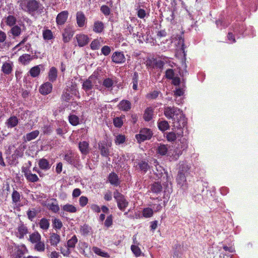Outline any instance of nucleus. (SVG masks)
<instances>
[{"label": "nucleus", "instance_id": "1", "mask_svg": "<svg viewBox=\"0 0 258 258\" xmlns=\"http://www.w3.org/2000/svg\"><path fill=\"white\" fill-rule=\"evenodd\" d=\"M164 115L168 119H171L175 128H181L186 125V118L182 111L178 107L165 106L163 109Z\"/></svg>", "mask_w": 258, "mask_h": 258}, {"label": "nucleus", "instance_id": "2", "mask_svg": "<svg viewBox=\"0 0 258 258\" xmlns=\"http://www.w3.org/2000/svg\"><path fill=\"white\" fill-rule=\"evenodd\" d=\"M190 167L186 164H182L180 166L179 171L176 177V182L178 186L183 190L187 188V183L186 177L189 174Z\"/></svg>", "mask_w": 258, "mask_h": 258}, {"label": "nucleus", "instance_id": "3", "mask_svg": "<svg viewBox=\"0 0 258 258\" xmlns=\"http://www.w3.org/2000/svg\"><path fill=\"white\" fill-rule=\"evenodd\" d=\"M19 6L22 10L31 15L38 10L42 11L44 8L36 0H21Z\"/></svg>", "mask_w": 258, "mask_h": 258}, {"label": "nucleus", "instance_id": "4", "mask_svg": "<svg viewBox=\"0 0 258 258\" xmlns=\"http://www.w3.org/2000/svg\"><path fill=\"white\" fill-rule=\"evenodd\" d=\"M99 74L98 72H94L87 79H86L82 84V89L87 92L91 90L95 86L97 89L101 90L100 86L97 85V81L99 80Z\"/></svg>", "mask_w": 258, "mask_h": 258}, {"label": "nucleus", "instance_id": "5", "mask_svg": "<svg viewBox=\"0 0 258 258\" xmlns=\"http://www.w3.org/2000/svg\"><path fill=\"white\" fill-rule=\"evenodd\" d=\"M153 136V133L151 129L143 127L139 131V133L135 135L137 142L139 144L147 141L150 140Z\"/></svg>", "mask_w": 258, "mask_h": 258}, {"label": "nucleus", "instance_id": "6", "mask_svg": "<svg viewBox=\"0 0 258 258\" xmlns=\"http://www.w3.org/2000/svg\"><path fill=\"white\" fill-rule=\"evenodd\" d=\"M113 196L119 209L122 211H124L128 205V202L125 199L124 196L117 190L114 192Z\"/></svg>", "mask_w": 258, "mask_h": 258}, {"label": "nucleus", "instance_id": "7", "mask_svg": "<svg viewBox=\"0 0 258 258\" xmlns=\"http://www.w3.org/2000/svg\"><path fill=\"white\" fill-rule=\"evenodd\" d=\"M77 91L76 87L75 86H72L70 88V91L69 89H65L61 94L60 99L62 101H65L69 102L71 100L72 96L70 95V92L72 94L76 95V93Z\"/></svg>", "mask_w": 258, "mask_h": 258}, {"label": "nucleus", "instance_id": "8", "mask_svg": "<svg viewBox=\"0 0 258 258\" xmlns=\"http://www.w3.org/2000/svg\"><path fill=\"white\" fill-rule=\"evenodd\" d=\"M28 252V250L25 244L18 245L15 248L14 258H23V255Z\"/></svg>", "mask_w": 258, "mask_h": 258}, {"label": "nucleus", "instance_id": "9", "mask_svg": "<svg viewBox=\"0 0 258 258\" xmlns=\"http://www.w3.org/2000/svg\"><path fill=\"white\" fill-rule=\"evenodd\" d=\"M112 61L116 63H123L125 61L126 58L123 52L115 51L113 53L111 56Z\"/></svg>", "mask_w": 258, "mask_h": 258}, {"label": "nucleus", "instance_id": "10", "mask_svg": "<svg viewBox=\"0 0 258 258\" xmlns=\"http://www.w3.org/2000/svg\"><path fill=\"white\" fill-rule=\"evenodd\" d=\"M79 47H83L86 45L89 42V38L88 35L84 34H78L75 37Z\"/></svg>", "mask_w": 258, "mask_h": 258}, {"label": "nucleus", "instance_id": "11", "mask_svg": "<svg viewBox=\"0 0 258 258\" xmlns=\"http://www.w3.org/2000/svg\"><path fill=\"white\" fill-rule=\"evenodd\" d=\"M22 171L24 173L25 178L28 181L36 182L39 181V179L37 175L35 174L32 173L31 171L27 168H23Z\"/></svg>", "mask_w": 258, "mask_h": 258}, {"label": "nucleus", "instance_id": "12", "mask_svg": "<svg viewBox=\"0 0 258 258\" xmlns=\"http://www.w3.org/2000/svg\"><path fill=\"white\" fill-rule=\"evenodd\" d=\"M52 85L49 82H46L41 85L39 88V92L43 95H46L51 92Z\"/></svg>", "mask_w": 258, "mask_h": 258}, {"label": "nucleus", "instance_id": "13", "mask_svg": "<svg viewBox=\"0 0 258 258\" xmlns=\"http://www.w3.org/2000/svg\"><path fill=\"white\" fill-rule=\"evenodd\" d=\"M76 21L78 27H83L87 23V18L82 11H78L76 13Z\"/></svg>", "mask_w": 258, "mask_h": 258}, {"label": "nucleus", "instance_id": "14", "mask_svg": "<svg viewBox=\"0 0 258 258\" xmlns=\"http://www.w3.org/2000/svg\"><path fill=\"white\" fill-rule=\"evenodd\" d=\"M117 108L119 110L124 112L130 111L132 108L131 102L125 99L122 100L117 105Z\"/></svg>", "mask_w": 258, "mask_h": 258}, {"label": "nucleus", "instance_id": "15", "mask_svg": "<svg viewBox=\"0 0 258 258\" xmlns=\"http://www.w3.org/2000/svg\"><path fill=\"white\" fill-rule=\"evenodd\" d=\"M68 12L67 11H64L59 13L56 18V22L57 25H62L66 22L68 17Z\"/></svg>", "mask_w": 258, "mask_h": 258}, {"label": "nucleus", "instance_id": "16", "mask_svg": "<svg viewBox=\"0 0 258 258\" xmlns=\"http://www.w3.org/2000/svg\"><path fill=\"white\" fill-rule=\"evenodd\" d=\"M14 64L13 62H5L2 67L1 71L5 75H9L13 71Z\"/></svg>", "mask_w": 258, "mask_h": 258}, {"label": "nucleus", "instance_id": "17", "mask_svg": "<svg viewBox=\"0 0 258 258\" xmlns=\"http://www.w3.org/2000/svg\"><path fill=\"white\" fill-rule=\"evenodd\" d=\"M77 155H76L72 151H70L65 154L63 159L69 164L74 165L77 162Z\"/></svg>", "mask_w": 258, "mask_h": 258}, {"label": "nucleus", "instance_id": "18", "mask_svg": "<svg viewBox=\"0 0 258 258\" xmlns=\"http://www.w3.org/2000/svg\"><path fill=\"white\" fill-rule=\"evenodd\" d=\"M17 230L18 232L16 235L19 239H23L24 236L28 233V229L27 226L23 223L18 226Z\"/></svg>", "mask_w": 258, "mask_h": 258}, {"label": "nucleus", "instance_id": "19", "mask_svg": "<svg viewBox=\"0 0 258 258\" xmlns=\"http://www.w3.org/2000/svg\"><path fill=\"white\" fill-rule=\"evenodd\" d=\"M79 149L84 155H87L89 153V144L86 141L80 142L79 143Z\"/></svg>", "mask_w": 258, "mask_h": 258}, {"label": "nucleus", "instance_id": "20", "mask_svg": "<svg viewBox=\"0 0 258 258\" xmlns=\"http://www.w3.org/2000/svg\"><path fill=\"white\" fill-rule=\"evenodd\" d=\"M49 240L51 246H56L60 241V236L56 233H51Z\"/></svg>", "mask_w": 258, "mask_h": 258}, {"label": "nucleus", "instance_id": "21", "mask_svg": "<svg viewBox=\"0 0 258 258\" xmlns=\"http://www.w3.org/2000/svg\"><path fill=\"white\" fill-rule=\"evenodd\" d=\"M38 164L40 169L44 171L48 170L51 167V164L49 161L44 158L39 160Z\"/></svg>", "mask_w": 258, "mask_h": 258}, {"label": "nucleus", "instance_id": "22", "mask_svg": "<svg viewBox=\"0 0 258 258\" xmlns=\"http://www.w3.org/2000/svg\"><path fill=\"white\" fill-rule=\"evenodd\" d=\"M108 180L110 183L114 186H117L120 184L118 175L113 172L109 174L108 176Z\"/></svg>", "mask_w": 258, "mask_h": 258}, {"label": "nucleus", "instance_id": "23", "mask_svg": "<svg viewBox=\"0 0 258 258\" xmlns=\"http://www.w3.org/2000/svg\"><path fill=\"white\" fill-rule=\"evenodd\" d=\"M137 167L142 173H146L150 168L148 161L145 160L140 161L137 164Z\"/></svg>", "mask_w": 258, "mask_h": 258}, {"label": "nucleus", "instance_id": "24", "mask_svg": "<svg viewBox=\"0 0 258 258\" xmlns=\"http://www.w3.org/2000/svg\"><path fill=\"white\" fill-rule=\"evenodd\" d=\"M154 109L152 107H147L143 115V118L146 121H149L152 119L154 114Z\"/></svg>", "mask_w": 258, "mask_h": 258}, {"label": "nucleus", "instance_id": "25", "mask_svg": "<svg viewBox=\"0 0 258 258\" xmlns=\"http://www.w3.org/2000/svg\"><path fill=\"white\" fill-rule=\"evenodd\" d=\"M115 82L112 78H106L102 81V87L108 90L111 91L112 90V87Z\"/></svg>", "mask_w": 258, "mask_h": 258}, {"label": "nucleus", "instance_id": "26", "mask_svg": "<svg viewBox=\"0 0 258 258\" xmlns=\"http://www.w3.org/2000/svg\"><path fill=\"white\" fill-rule=\"evenodd\" d=\"M39 132L38 130L32 131L28 133L26 136H23V138L25 142H29L36 139L39 135Z\"/></svg>", "mask_w": 258, "mask_h": 258}, {"label": "nucleus", "instance_id": "27", "mask_svg": "<svg viewBox=\"0 0 258 258\" xmlns=\"http://www.w3.org/2000/svg\"><path fill=\"white\" fill-rule=\"evenodd\" d=\"M99 149L102 156L105 157H109L110 155V151L106 143L101 144L100 145L99 144Z\"/></svg>", "mask_w": 258, "mask_h": 258}, {"label": "nucleus", "instance_id": "28", "mask_svg": "<svg viewBox=\"0 0 258 258\" xmlns=\"http://www.w3.org/2000/svg\"><path fill=\"white\" fill-rule=\"evenodd\" d=\"M150 189L152 192L158 194L162 191L163 187L161 182L157 181L151 185Z\"/></svg>", "mask_w": 258, "mask_h": 258}, {"label": "nucleus", "instance_id": "29", "mask_svg": "<svg viewBox=\"0 0 258 258\" xmlns=\"http://www.w3.org/2000/svg\"><path fill=\"white\" fill-rule=\"evenodd\" d=\"M57 77V70L56 68L51 67L48 72V80L51 82H54L56 81Z\"/></svg>", "mask_w": 258, "mask_h": 258}, {"label": "nucleus", "instance_id": "30", "mask_svg": "<svg viewBox=\"0 0 258 258\" xmlns=\"http://www.w3.org/2000/svg\"><path fill=\"white\" fill-rule=\"evenodd\" d=\"M103 40L101 37L94 39L90 44V48L93 50H98Z\"/></svg>", "mask_w": 258, "mask_h": 258}, {"label": "nucleus", "instance_id": "31", "mask_svg": "<svg viewBox=\"0 0 258 258\" xmlns=\"http://www.w3.org/2000/svg\"><path fill=\"white\" fill-rule=\"evenodd\" d=\"M41 236L40 233L37 232H34L29 235V241L32 243H36L41 240Z\"/></svg>", "mask_w": 258, "mask_h": 258}, {"label": "nucleus", "instance_id": "32", "mask_svg": "<svg viewBox=\"0 0 258 258\" xmlns=\"http://www.w3.org/2000/svg\"><path fill=\"white\" fill-rule=\"evenodd\" d=\"M40 67H42V66L38 65L31 68V69L29 71L30 75L33 78H35L39 76V75L40 74L41 71Z\"/></svg>", "mask_w": 258, "mask_h": 258}, {"label": "nucleus", "instance_id": "33", "mask_svg": "<svg viewBox=\"0 0 258 258\" xmlns=\"http://www.w3.org/2000/svg\"><path fill=\"white\" fill-rule=\"evenodd\" d=\"M104 28V25L103 23L97 21L94 22L93 30L95 32L100 33L103 31Z\"/></svg>", "mask_w": 258, "mask_h": 258}, {"label": "nucleus", "instance_id": "34", "mask_svg": "<svg viewBox=\"0 0 258 258\" xmlns=\"http://www.w3.org/2000/svg\"><path fill=\"white\" fill-rule=\"evenodd\" d=\"M73 36V32L70 28H66L62 34L64 42H68Z\"/></svg>", "mask_w": 258, "mask_h": 258}, {"label": "nucleus", "instance_id": "35", "mask_svg": "<svg viewBox=\"0 0 258 258\" xmlns=\"http://www.w3.org/2000/svg\"><path fill=\"white\" fill-rule=\"evenodd\" d=\"M18 119L16 116H11L7 120L6 122L7 126L8 127H14L18 124Z\"/></svg>", "mask_w": 258, "mask_h": 258}, {"label": "nucleus", "instance_id": "36", "mask_svg": "<svg viewBox=\"0 0 258 258\" xmlns=\"http://www.w3.org/2000/svg\"><path fill=\"white\" fill-rule=\"evenodd\" d=\"M21 195L17 190H14L12 194V202L16 205H17L21 201Z\"/></svg>", "mask_w": 258, "mask_h": 258}, {"label": "nucleus", "instance_id": "37", "mask_svg": "<svg viewBox=\"0 0 258 258\" xmlns=\"http://www.w3.org/2000/svg\"><path fill=\"white\" fill-rule=\"evenodd\" d=\"M32 59L31 55L29 54H24L19 58V61L24 65L28 63Z\"/></svg>", "mask_w": 258, "mask_h": 258}, {"label": "nucleus", "instance_id": "38", "mask_svg": "<svg viewBox=\"0 0 258 258\" xmlns=\"http://www.w3.org/2000/svg\"><path fill=\"white\" fill-rule=\"evenodd\" d=\"M158 127L160 131L164 132L169 129L170 125L168 122L164 120L158 122Z\"/></svg>", "mask_w": 258, "mask_h": 258}, {"label": "nucleus", "instance_id": "39", "mask_svg": "<svg viewBox=\"0 0 258 258\" xmlns=\"http://www.w3.org/2000/svg\"><path fill=\"white\" fill-rule=\"evenodd\" d=\"M168 150V146L164 144H160L157 149V153L161 156L165 155Z\"/></svg>", "mask_w": 258, "mask_h": 258}, {"label": "nucleus", "instance_id": "40", "mask_svg": "<svg viewBox=\"0 0 258 258\" xmlns=\"http://www.w3.org/2000/svg\"><path fill=\"white\" fill-rule=\"evenodd\" d=\"M53 200L56 203H49L47 205L48 209L51 211L53 213H57L59 211V207L57 203L56 199H53Z\"/></svg>", "mask_w": 258, "mask_h": 258}, {"label": "nucleus", "instance_id": "41", "mask_svg": "<svg viewBox=\"0 0 258 258\" xmlns=\"http://www.w3.org/2000/svg\"><path fill=\"white\" fill-rule=\"evenodd\" d=\"M68 119L70 123L73 126H76L80 123L79 117L75 114H70L68 117Z\"/></svg>", "mask_w": 258, "mask_h": 258}, {"label": "nucleus", "instance_id": "42", "mask_svg": "<svg viewBox=\"0 0 258 258\" xmlns=\"http://www.w3.org/2000/svg\"><path fill=\"white\" fill-rule=\"evenodd\" d=\"M62 210L65 212L74 213L77 211V208L73 205L67 204L63 206Z\"/></svg>", "mask_w": 258, "mask_h": 258}, {"label": "nucleus", "instance_id": "43", "mask_svg": "<svg viewBox=\"0 0 258 258\" xmlns=\"http://www.w3.org/2000/svg\"><path fill=\"white\" fill-rule=\"evenodd\" d=\"M39 224L40 228L44 230L48 229L50 225L49 220L44 218H42L40 220Z\"/></svg>", "mask_w": 258, "mask_h": 258}, {"label": "nucleus", "instance_id": "44", "mask_svg": "<svg viewBox=\"0 0 258 258\" xmlns=\"http://www.w3.org/2000/svg\"><path fill=\"white\" fill-rule=\"evenodd\" d=\"M77 242V237L75 235H74L68 241L67 246L71 249H74L75 247Z\"/></svg>", "mask_w": 258, "mask_h": 258}, {"label": "nucleus", "instance_id": "45", "mask_svg": "<svg viewBox=\"0 0 258 258\" xmlns=\"http://www.w3.org/2000/svg\"><path fill=\"white\" fill-rule=\"evenodd\" d=\"M17 22L16 18L13 15H9L6 18V23L7 25L12 27L15 25Z\"/></svg>", "mask_w": 258, "mask_h": 258}, {"label": "nucleus", "instance_id": "46", "mask_svg": "<svg viewBox=\"0 0 258 258\" xmlns=\"http://www.w3.org/2000/svg\"><path fill=\"white\" fill-rule=\"evenodd\" d=\"M52 225L55 229H60L62 227V223L61 220L58 218H55L52 220Z\"/></svg>", "mask_w": 258, "mask_h": 258}, {"label": "nucleus", "instance_id": "47", "mask_svg": "<svg viewBox=\"0 0 258 258\" xmlns=\"http://www.w3.org/2000/svg\"><path fill=\"white\" fill-rule=\"evenodd\" d=\"M139 81V75L137 72H134L132 78L133 89L134 90H138V84Z\"/></svg>", "mask_w": 258, "mask_h": 258}, {"label": "nucleus", "instance_id": "48", "mask_svg": "<svg viewBox=\"0 0 258 258\" xmlns=\"http://www.w3.org/2000/svg\"><path fill=\"white\" fill-rule=\"evenodd\" d=\"M10 32L14 37H17L21 34V29L19 26L15 25L12 26V28L10 30Z\"/></svg>", "mask_w": 258, "mask_h": 258}, {"label": "nucleus", "instance_id": "49", "mask_svg": "<svg viewBox=\"0 0 258 258\" xmlns=\"http://www.w3.org/2000/svg\"><path fill=\"white\" fill-rule=\"evenodd\" d=\"M45 247L44 242L41 240L35 243L34 246L35 250L39 252H43L45 250Z\"/></svg>", "mask_w": 258, "mask_h": 258}, {"label": "nucleus", "instance_id": "50", "mask_svg": "<svg viewBox=\"0 0 258 258\" xmlns=\"http://www.w3.org/2000/svg\"><path fill=\"white\" fill-rule=\"evenodd\" d=\"M43 38L44 40H51L53 38L52 32L50 30L46 29L43 31Z\"/></svg>", "mask_w": 258, "mask_h": 258}, {"label": "nucleus", "instance_id": "51", "mask_svg": "<svg viewBox=\"0 0 258 258\" xmlns=\"http://www.w3.org/2000/svg\"><path fill=\"white\" fill-rule=\"evenodd\" d=\"M122 118H125V115H123L120 117H115L113 119V124L115 127H120L123 124Z\"/></svg>", "mask_w": 258, "mask_h": 258}, {"label": "nucleus", "instance_id": "52", "mask_svg": "<svg viewBox=\"0 0 258 258\" xmlns=\"http://www.w3.org/2000/svg\"><path fill=\"white\" fill-rule=\"evenodd\" d=\"M91 230V228L87 224H84L80 228L81 232L84 235H88Z\"/></svg>", "mask_w": 258, "mask_h": 258}, {"label": "nucleus", "instance_id": "53", "mask_svg": "<svg viewBox=\"0 0 258 258\" xmlns=\"http://www.w3.org/2000/svg\"><path fill=\"white\" fill-rule=\"evenodd\" d=\"M153 209L150 208L144 209L143 211V215L145 218H150L153 216Z\"/></svg>", "mask_w": 258, "mask_h": 258}, {"label": "nucleus", "instance_id": "54", "mask_svg": "<svg viewBox=\"0 0 258 258\" xmlns=\"http://www.w3.org/2000/svg\"><path fill=\"white\" fill-rule=\"evenodd\" d=\"M131 250L136 256L138 257L141 255L142 252L138 245H132L131 246Z\"/></svg>", "mask_w": 258, "mask_h": 258}, {"label": "nucleus", "instance_id": "55", "mask_svg": "<svg viewBox=\"0 0 258 258\" xmlns=\"http://www.w3.org/2000/svg\"><path fill=\"white\" fill-rule=\"evenodd\" d=\"M166 139L169 142H174L176 139V135L175 133L171 132L166 133Z\"/></svg>", "mask_w": 258, "mask_h": 258}, {"label": "nucleus", "instance_id": "56", "mask_svg": "<svg viewBox=\"0 0 258 258\" xmlns=\"http://www.w3.org/2000/svg\"><path fill=\"white\" fill-rule=\"evenodd\" d=\"M125 141V137L124 135H119L116 137L115 140V143L116 145H120L123 144Z\"/></svg>", "mask_w": 258, "mask_h": 258}, {"label": "nucleus", "instance_id": "57", "mask_svg": "<svg viewBox=\"0 0 258 258\" xmlns=\"http://www.w3.org/2000/svg\"><path fill=\"white\" fill-rule=\"evenodd\" d=\"M156 59L154 58H149L146 60V66L148 68H155V64L156 61Z\"/></svg>", "mask_w": 258, "mask_h": 258}, {"label": "nucleus", "instance_id": "58", "mask_svg": "<svg viewBox=\"0 0 258 258\" xmlns=\"http://www.w3.org/2000/svg\"><path fill=\"white\" fill-rule=\"evenodd\" d=\"M79 204L81 207H84L87 205L88 203V199L86 196H81L79 198Z\"/></svg>", "mask_w": 258, "mask_h": 258}, {"label": "nucleus", "instance_id": "59", "mask_svg": "<svg viewBox=\"0 0 258 258\" xmlns=\"http://www.w3.org/2000/svg\"><path fill=\"white\" fill-rule=\"evenodd\" d=\"M100 11L106 16H107L110 14V8L106 5H103L101 7Z\"/></svg>", "mask_w": 258, "mask_h": 258}, {"label": "nucleus", "instance_id": "60", "mask_svg": "<svg viewBox=\"0 0 258 258\" xmlns=\"http://www.w3.org/2000/svg\"><path fill=\"white\" fill-rule=\"evenodd\" d=\"M101 51L102 54L105 56H107L110 53L111 50L110 47L105 45L102 47Z\"/></svg>", "mask_w": 258, "mask_h": 258}, {"label": "nucleus", "instance_id": "61", "mask_svg": "<svg viewBox=\"0 0 258 258\" xmlns=\"http://www.w3.org/2000/svg\"><path fill=\"white\" fill-rule=\"evenodd\" d=\"M112 223H113V217H112V215H110L107 217V218L105 221V222H104V225L107 228H108L112 225Z\"/></svg>", "mask_w": 258, "mask_h": 258}, {"label": "nucleus", "instance_id": "62", "mask_svg": "<svg viewBox=\"0 0 258 258\" xmlns=\"http://www.w3.org/2000/svg\"><path fill=\"white\" fill-rule=\"evenodd\" d=\"M36 212L35 209H33V210H28L27 212V215L28 218L31 221H32L33 219L36 216Z\"/></svg>", "mask_w": 258, "mask_h": 258}, {"label": "nucleus", "instance_id": "63", "mask_svg": "<svg viewBox=\"0 0 258 258\" xmlns=\"http://www.w3.org/2000/svg\"><path fill=\"white\" fill-rule=\"evenodd\" d=\"M174 72L171 69H167L165 72V77L168 79L171 80L174 77Z\"/></svg>", "mask_w": 258, "mask_h": 258}, {"label": "nucleus", "instance_id": "64", "mask_svg": "<svg viewBox=\"0 0 258 258\" xmlns=\"http://www.w3.org/2000/svg\"><path fill=\"white\" fill-rule=\"evenodd\" d=\"M159 95V92L157 91H154L152 92L148 93L146 95V97L148 99H156Z\"/></svg>", "mask_w": 258, "mask_h": 258}]
</instances>
